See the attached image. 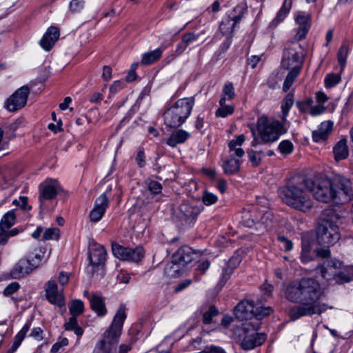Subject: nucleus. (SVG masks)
Listing matches in <instances>:
<instances>
[{
  "label": "nucleus",
  "mask_w": 353,
  "mask_h": 353,
  "mask_svg": "<svg viewBox=\"0 0 353 353\" xmlns=\"http://www.w3.org/2000/svg\"><path fill=\"white\" fill-rule=\"evenodd\" d=\"M323 294L320 283L313 278H302L288 283L283 289L285 298L291 303H299L290 309V319L295 321L305 316L319 315L332 308L320 301Z\"/></svg>",
  "instance_id": "nucleus-1"
},
{
  "label": "nucleus",
  "mask_w": 353,
  "mask_h": 353,
  "mask_svg": "<svg viewBox=\"0 0 353 353\" xmlns=\"http://www.w3.org/2000/svg\"><path fill=\"white\" fill-rule=\"evenodd\" d=\"M310 194L319 201L336 204L347 203L353 198V191L350 180L344 176H337L333 181L327 177L316 176L314 179H307Z\"/></svg>",
  "instance_id": "nucleus-2"
},
{
  "label": "nucleus",
  "mask_w": 353,
  "mask_h": 353,
  "mask_svg": "<svg viewBox=\"0 0 353 353\" xmlns=\"http://www.w3.org/2000/svg\"><path fill=\"white\" fill-rule=\"evenodd\" d=\"M307 179L295 176L279 188L278 194L282 201L292 209L307 212L313 206Z\"/></svg>",
  "instance_id": "nucleus-3"
},
{
  "label": "nucleus",
  "mask_w": 353,
  "mask_h": 353,
  "mask_svg": "<svg viewBox=\"0 0 353 353\" xmlns=\"http://www.w3.org/2000/svg\"><path fill=\"white\" fill-rule=\"evenodd\" d=\"M125 319V307L121 305L110 327L105 332L103 339L96 345L93 353H114Z\"/></svg>",
  "instance_id": "nucleus-4"
},
{
  "label": "nucleus",
  "mask_w": 353,
  "mask_h": 353,
  "mask_svg": "<svg viewBox=\"0 0 353 353\" xmlns=\"http://www.w3.org/2000/svg\"><path fill=\"white\" fill-rule=\"evenodd\" d=\"M194 97L177 100L163 113L164 123L170 128H178L185 122L194 105Z\"/></svg>",
  "instance_id": "nucleus-5"
},
{
  "label": "nucleus",
  "mask_w": 353,
  "mask_h": 353,
  "mask_svg": "<svg viewBox=\"0 0 353 353\" xmlns=\"http://www.w3.org/2000/svg\"><path fill=\"white\" fill-rule=\"evenodd\" d=\"M332 214L322 219L316 228V241L323 247L329 248L334 245L341 238L337 225L339 217L333 212Z\"/></svg>",
  "instance_id": "nucleus-6"
},
{
  "label": "nucleus",
  "mask_w": 353,
  "mask_h": 353,
  "mask_svg": "<svg viewBox=\"0 0 353 353\" xmlns=\"http://www.w3.org/2000/svg\"><path fill=\"white\" fill-rule=\"evenodd\" d=\"M285 122L278 120L270 121L265 116L258 118L256 125L261 141L263 143H273L279 137L287 132Z\"/></svg>",
  "instance_id": "nucleus-7"
},
{
  "label": "nucleus",
  "mask_w": 353,
  "mask_h": 353,
  "mask_svg": "<svg viewBox=\"0 0 353 353\" xmlns=\"http://www.w3.org/2000/svg\"><path fill=\"white\" fill-rule=\"evenodd\" d=\"M201 210V205L188 201L183 202L174 211L173 219L182 225H190L196 221Z\"/></svg>",
  "instance_id": "nucleus-8"
},
{
  "label": "nucleus",
  "mask_w": 353,
  "mask_h": 353,
  "mask_svg": "<svg viewBox=\"0 0 353 353\" xmlns=\"http://www.w3.org/2000/svg\"><path fill=\"white\" fill-rule=\"evenodd\" d=\"M249 211L244 212L243 215V223L245 226L252 228L254 225H263L265 229L269 230L272 226L273 214L270 210L256 212L255 209L250 214Z\"/></svg>",
  "instance_id": "nucleus-9"
},
{
  "label": "nucleus",
  "mask_w": 353,
  "mask_h": 353,
  "mask_svg": "<svg viewBox=\"0 0 353 353\" xmlns=\"http://www.w3.org/2000/svg\"><path fill=\"white\" fill-rule=\"evenodd\" d=\"M341 265L342 263L340 261L332 259L325 261L322 265L318 267V269L320 271L322 278L326 281H332L337 276L343 283L350 282L351 279L347 276L344 273L339 272Z\"/></svg>",
  "instance_id": "nucleus-10"
},
{
  "label": "nucleus",
  "mask_w": 353,
  "mask_h": 353,
  "mask_svg": "<svg viewBox=\"0 0 353 353\" xmlns=\"http://www.w3.org/2000/svg\"><path fill=\"white\" fill-rule=\"evenodd\" d=\"M106 251L103 246L98 243H92L90 245L89 252L90 264L87 270L90 274H93L97 270L101 269L106 259Z\"/></svg>",
  "instance_id": "nucleus-11"
},
{
  "label": "nucleus",
  "mask_w": 353,
  "mask_h": 353,
  "mask_svg": "<svg viewBox=\"0 0 353 353\" xmlns=\"http://www.w3.org/2000/svg\"><path fill=\"white\" fill-rule=\"evenodd\" d=\"M30 92V88L27 85L18 88L6 100L5 108L10 112H15L21 109L26 105Z\"/></svg>",
  "instance_id": "nucleus-12"
},
{
  "label": "nucleus",
  "mask_w": 353,
  "mask_h": 353,
  "mask_svg": "<svg viewBox=\"0 0 353 353\" xmlns=\"http://www.w3.org/2000/svg\"><path fill=\"white\" fill-rule=\"evenodd\" d=\"M39 189V201L41 207L44 201L52 200L56 197L58 192L61 190V187L57 180L48 179L40 184Z\"/></svg>",
  "instance_id": "nucleus-13"
},
{
  "label": "nucleus",
  "mask_w": 353,
  "mask_h": 353,
  "mask_svg": "<svg viewBox=\"0 0 353 353\" xmlns=\"http://www.w3.org/2000/svg\"><path fill=\"white\" fill-rule=\"evenodd\" d=\"M195 252L192 249L188 246H181L178 250L173 254L172 263L173 264L170 268L174 270V272H178V265L184 266L186 264L190 263L195 255Z\"/></svg>",
  "instance_id": "nucleus-14"
},
{
  "label": "nucleus",
  "mask_w": 353,
  "mask_h": 353,
  "mask_svg": "<svg viewBox=\"0 0 353 353\" xmlns=\"http://www.w3.org/2000/svg\"><path fill=\"white\" fill-rule=\"evenodd\" d=\"M296 43H290L283 51V56L281 62L282 67L289 70L294 65H301V56L296 51Z\"/></svg>",
  "instance_id": "nucleus-15"
},
{
  "label": "nucleus",
  "mask_w": 353,
  "mask_h": 353,
  "mask_svg": "<svg viewBox=\"0 0 353 353\" xmlns=\"http://www.w3.org/2000/svg\"><path fill=\"white\" fill-rule=\"evenodd\" d=\"M37 268L36 263H32L30 259H21L14 266L10 272L12 279H20L30 274Z\"/></svg>",
  "instance_id": "nucleus-16"
},
{
  "label": "nucleus",
  "mask_w": 353,
  "mask_h": 353,
  "mask_svg": "<svg viewBox=\"0 0 353 353\" xmlns=\"http://www.w3.org/2000/svg\"><path fill=\"white\" fill-rule=\"evenodd\" d=\"M109 205V200L105 193L101 194L94 202L93 209L90 213V219L92 222H98L103 217Z\"/></svg>",
  "instance_id": "nucleus-17"
},
{
  "label": "nucleus",
  "mask_w": 353,
  "mask_h": 353,
  "mask_svg": "<svg viewBox=\"0 0 353 353\" xmlns=\"http://www.w3.org/2000/svg\"><path fill=\"white\" fill-rule=\"evenodd\" d=\"M83 295L90 302L91 309L99 316H103L107 313L104 298L96 293H90L88 290L83 292Z\"/></svg>",
  "instance_id": "nucleus-18"
},
{
  "label": "nucleus",
  "mask_w": 353,
  "mask_h": 353,
  "mask_svg": "<svg viewBox=\"0 0 353 353\" xmlns=\"http://www.w3.org/2000/svg\"><path fill=\"white\" fill-rule=\"evenodd\" d=\"M46 296L47 299L54 305L59 307L64 303V299L61 293L58 292V287L54 281H48L45 285Z\"/></svg>",
  "instance_id": "nucleus-19"
},
{
  "label": "nucleus",
  "mask_w": 353,
  "mask_h": 353,
  "mask_svg": "<svg viewBox=\"0 0 353 353\" xmlns=\"http://www.w3.org/2000/svg\"><path fill=\"white\" fill-rule=\"evenodd\" d=\"M254 305L252 301H243L240 302L234 308V314L236 317L241 320H247L254 316Z\"/></svg>",
  "instance_id": "nucleus-20"
},
{
  "label": "nucleus",
  "mask_w": 353,
  "mask_h": 353,
  "mask_svg": "<svg viewBox=\"0 0 353 353\" xmlns=\"http://www.w3.org/2000/svg\"><path fill=\"white\" fill-rule=\"evenodd\" d=\"M333 122L325 121L318 126L317 129L312 132V140L316 143L325 141L333 130Z\"/></svg>",
  "instance_id": "nucleus-21"
},
{
  "label": "nucleus",
  "mask_w": 353,
  "mask_h": 353,
  "mask_svg": "<svg viewBox=\"0 0 353 353\" xmlns=\"http://www.w3.org/2000/svg\"><path fill=\"white\" fill-rule=\"evenodd\" d=\"M59 37V30L57 28L51 26L41 38L39 43L42 48L49 51Z\"/></svg>",
  "instance_id": "nucleus-22"
},
{
  "label": "nucleus",
  "mask_w": 353,
  "mask_h": 353,
  "mask_svg": "<svg viewBox=\"0 0 353 353\" xmlns=\"http://www.w3.org/2000/svg\"><path fill=\"white\" fill-rule=\"evenodd\" d=\"M265 339V334L255 332L253 334L245 336L242 340L241 345L244 350H252L263 344Z\"/></svg>",
  "instance_id": "nucleus-23"
},
{
  "label": "nucleus",
  "mask_w": 353,
  "mask_h": 353,
  "mask_svg": "<svg viewBox=\"0 0 353 353\" xmlns=\"http://www.w3.org/2000/svg\"><path fill=\"white\" fill-rule=\"evenodd\" d=\"M244 141L245 137L243 134H240L232 139L228 144L230 156L237 157L238 159L243 157L245 152L241 148V145Z\"/></svg>",
  "instance_id": "nucleus-24"
},
{
  "label": "nucleus",
  "mask_w": 353,
  "mask_h": 353,
  "mask_svg": "<svg viewBox=\"0 0 353 353\" xmlns=\"http://www.w3.org/2000/svg\"><path fill=\"white\" fill-rule=\"evenodd\" d=\"M293 0H284L280 10L276 13L275 18L271 21L270 26L275 28L279 23L282 22L290 12Z\"/></svg>",
  "instance_id": "nucleus-25"
},
{
  "label": "nucleus",
  "mask_w": 353,
  "mask_h": 353,
  "mask_svg": "<svg viewBox=\"0 0 353 353\" xmlns=\"http://www.w3.org/2000/svg\"><path fill=\"white\" fill-rule=\"evenodd\" d=\"M333 153L336 161L345 159L348 157L349 150L345 138L341 139L336 143L333 148Z\"/></svg>",
  "instance_id": "nucleus-26"
},
{
  "label": "nucleus",
  "mask_w": 353,
  "mask_h": 353,
  "mask_svg": "<svg viewBox=\"0 0 353 353\" xmlns=\"http://www.w3.org/2000/svg\"><path fill=\"white\" fill-rule=\"evenodd\" d=\"M190 137V134L183 130L174 131L168 139L166 143L171 147H175L177 144L184 143Z\"/></svg>",
  "instance_id": "nucleus-27"
},
{
  "label": "nucleus",
  "mask_w": 353,
  "mask_h": 353,
  "mask_svg": "<svg viewBox=\"0 0 353 353\" xmlns=\"http://www.w3.org/2000/svg\"><path fill=\"white\" fill-rule=\"evenodd\" d=\"M31 322H27L21 330L16 334L11 347L7 351L6 353H14L20 346L23 340L24 339L27 332L30 330Z\"/></svg>",
  "instance_id": "nucleus-28"
},
{
  "label": "nucleus",
  "mask_w": 353,
  "mask_h": 353,
  "mask_svg": "<svg viewBox=\"0 0 353 353\" xmlns=\"http://www.w3.org/2000/svg\"><path fill=\"white\" fill-rule=\"evenodd\" d=\"M312 242L306 237L302 239V249L300 259L303 263H307L313 260Z\"/></svg>",
  "instance_id": "nucleus-29"
},
{
  "label": "nucleus",
  "mask_w": 353,
  "mask_h": 353,
  "mask_svg": "<svg viewBox=\"0 0 353 353\" xmlns=\"http://www.w3.org/2000/svg\"><path fill=\"white\" fill-rule=\"evenodd\" d=\"M240 165L239 159L229 156L228 159L224 162L223 168L225 174L232 175L239 171Z\"/></svg>",
  "instance_id": "nucleus-30"
},
{
  "label": "nucleus",
  "mask_w": 353,
  "mask_h": 353,
  "mask_svg": "<svg viewBox=\"0 0 353 353\" xmlns=\"http://www.w3.org/2000/svg\"><path fill=\"white\" fill-rule=\"evenodd\" d=\"M232 17H233L232 15L226 14L222 19L219 30L223 34H231L238 24Z\"/></svg>",
  "instance_id": "nucleus-31"
},
{
  "label": "nucleus",
  "mask_w": 353,
  "mask_h": 353,
  "mask_svg": "<svg viewBox=\"0 0 353 353\" xmlns=\"http://www.w3.org/2000/svg\"><path fill=\"white\" fill-rule=\"evenodd\" d=\"M301 68V66L298 65H294V66L290 68L291 70L288 72L283 83V90L284 92H286L288 91V90L292 85L294 80L300 72Z\"/></svg>",
  "instance_id": "nucleus-32"
},
{
  "label": "nucleus",
  "mask_w": 353,
  "mask_h": 353,
  "mask_svg": "<svg viewBox=\"0 0 353 353\" xmlns=\"http://www.w3.org/2000/svg\"><path fill=\"white\" fill-rule=\"evenodd\" d=\"M163 50L157 48L152 51L144 53L141 59V64L150 65L159 60L161 57Z\"/></svg>",
  "instance_id": "nucleus-33"
},
{
  "label": "nucleus",
  "mask_w": 353,
  "mask_h": 353,
  "mask_svg": "<svg viewBox=\"0 0 353 353\" xmlns=\"http://www.w3.org/2000/svg\"><path fill=\"white\" fill-rule=\"evenodd\" d=\"M16 215L13 210L8 211L2 217L0 221V229L9 230L15 222Z\"/></svg>",
  "instance_id": "nucleus-34"
},
{
  "label": "nucleus",
  "mask_w": 353,
  "mask_h": 353,
  "mask_svg": "<svg viewBox=\"0 0 353 353\" xmlns=\"http://www.w3.org/2000/svg\"><path fill=\"white\" fill-rule=\"evenodd\" d=\"M219 105L220 107L216 111V116L218 117L225 118L228 115L232 114L234 111V106L225 104L224 98L220 99Z\"/></svg>",
  "instance_id": "nucleus-35"
},
{
  "label": "nucleus",
  "mask_w": 353,
  "mask_h": 353,
  "mask_svg": "<svg viewBox=\"0 0 353 353\" xmlns=\"http://www.w3.org/2000/svg\"><path fill=\"white\" fill-rule=\"evenodd\" d=\"M128 259H126V261L138 262L144 256V250L142 247L128 248Z\"/></svg>",
  "instance_id": "nucleus-36"
},
{
  "label": "nucleus",
  "mask_w": 353,
  "mask_h": 353,
  "mask_svg": "<svg viewBox=\"0 0 353 353\" xmlns=\"http://www.w3.org/2000/svg\"><path fill=\"white\" fill-rule=\"evenodd\" d=\"M294 103V96L292 94H288L284 99L282 105V121L285 122L288 112Z\"/></svg>",
  "instance_id": "nucleus-37"
},
{
  "label": "nucleus",
  "mask_w": 353,
  "mask_h": 353,
  "mask_svg": "<svg viewBox=\"0 0 353 353\" xmlns=\"http://www.w3.org/2000/svg\"><path fill=\"white\" fill-rule=\"evenodd\" d=\"M112 250L113 254L117 258L123 261H126V259H128V248L121 246L119 244L114 243L112 244Z\"/></svg>",
  "instance_id": "nucleus-38"
},
{
  "label": "nucleus",
  "mask_w": 353,
  "mask_h": 353,
  "mask_svg": "<svg viewBox=\"0 0 353 353\" xmlns=\"http://www.w3.org/2000/svg\"><path fill=\"white\" fill-rule=\"evenodd\" d=\"M65 328L66 330L74 331L78 336H81L83 332V329L78 325L77 316H72L65 323Z\"/></svg>",
  "instance_id": "nucleus-39"
},
{
  "label": "nucleus",
  "mask_w": 353,
  "mask_h": 353,
  "mask_svg": "<svg viewBox=\"0 0 353 353\" xmlns=\"http://www.w3.org/2000/svg\"><path fill=\"white\" fill-rule=\"evenodd\" d=\"M341 81V75L339 74L334 73L327 74L324 79V83L326 88H332L339 84Z\"/></svg>",
  "instance_id": "nucleus-40"
},
{
  "label": "nucleus",
  "mask_w": 353,
  "mask_h": 353,
  "mask_svg": "<svg viewBox=\"0 0 353 353\" xmlns=\"http://www.w3.org/2000/svg\"><path fill=\"white\" fill-rule=\"evenodd\" d=\"M69 310L72 316H77L83 313L84 304L80 299H75L72 301L69 306Z\"/></svg>",
  "instance_id": "nucleus-41"
},
{
  "label": "nucleus",
  "mask_w": 353,
  "mask_h": 353,
  "mask_svg": "<svg viewBox=\"0 0 353 353\" xmlns=\"http://www.w3.org/2000/svg\"><path fill=\"white\" fill-rule=\"evenodd\" d=\"M246 10V6L243 4L238 5L235 6L232 10L230 11L227 14L232 15L234 21H235L237 23H239L241 21L245 12Z\"/></svg>",
  "instance_id": "nucleus-42"
},
{
  "label": "nucleus",
  "mask_w": 353,
  "mask_h": 353,
  "mask_svg": "<svg viewBox=\"0 0 353 353\" xmlns=\"http://www.w3.org/2000/svg\"><path fill=\"white\" fill-rule=\"evenodd\" d=\"M295 20L299 25V27L310 28L311 17L310 14L299 12L295 16Z\"/></svg>",
  "instance_id": "nucleus-43"
},
{
  "label": "nucleus",
  "mask_w": 353,
  "mask_h": 353,
  "mask_svg": "<svg viewBox=\"0 0 353 353\" xmlns=\"http://www.w3.org/2000/svg\"><path fill=\"white\" fill-rule=\"evenodd\" d=\"M235 95L234 88L232 83H225L223 88L221 98H224V101H226V100H232L235 97Z\"/></svg>",
  "instance_id": "nucleus-44"
},
{
  "label": "nucleus",
  "mask_w": 353,
  "mask_h": 353,
  "mask_svg": "<svg viewBox=\"0 0 353 353\" xmlns=\"http://www.w3.org/2000/svg\"><path fill=\"white\" fill-rule=\"evenodd\" d=\"M219 314V310L214 305H211L208 310L206 311L203 316V323L204 324H210L212 321V319Z\"/></svg>",
  "instance_id": "nucleus-45"
},
{
  "label": "nucleus",
  "mask_w": 353,
  "mask_h": 353,
  "mask_svg": "<svg viewBox=\"0 0 353 353\" xmlns=\"http://www.w3.org/2000/svg\"><path fill=\"white\" fill-rule=\"evenodd\" d=\"M145 183L147 185L148 190L152 194H159L161 193L162 185L160 183L148 179L146 180Z\"/></svg>",
  "instance_id": "nucleus-46"
},
{
  "label": "nucleus",
  "mask_w": 353,
  "mask_h": 353,
  "mask_svg": "<svg viewBox=\"0 0 353 353\" xmlns=\"http://www.w3.org/2000/svg\"><path fill=\"white\" fill-rule=\"evenodd\" d=\"M45 251L42 248L35 250L34 252L28 254V258L30 259L32 263H36L37 267L44 257Z\"/></svg>",
  "instance_id": "nucleus-47"
},
{
  "label": "nucleus",
  "mask_w": 353,
  "mask_h": 353,
  "mask_svg": "<svg viewBox=\"0 0 353 353\" xmlns=\"http://www.w3.org/2000/svg\"><path fill=\"white\" fill-rule=\"evenodd\" d=\"M234 270L230 268V267H228L225 265V267H223L222 273L221 274V277L219 281V286L222 288L226 282L229 280L230 278L231 274L233 273Z\"/></svg>",
  "instance_id": "nucleus-48"
},
{
  "label": "nucleus",
  "mask_w": 353,
  "mask_h": 353,
  "mask_svg": "<svg viewBox=\"0 0 353 353\" xmlns=\"http://www.w3.org/2000/svg\"><path fill=\"white\" fill-rule=\"evenodd\" d=\"M84 5V0H72L69 3V10L72 14L79 12L83 9Z\"/></svg>",
  "instance_id": "nucleus-49"
},
{
  "label": "nucleus",
  "mask_w": 353,
  "mask_h": 353,
  "mask_svg": "<svg viewBox=\"0 0 353 353\" xmlns=\"http://www.w3.org/2000/svg\"><path fill=\"white\" fill-rule=\"evenodd\" d=\"M272 312V309L270 307H256L254 305V316L257 319H262L266 316L270 315Z\"/></svg>",
  "instance_id": "nucleus-50"
},
{
  "label": "nucleus",
  "mask_w": 353,
  "mask_h": 353,
  "mask_svg": "<svg viewBox=\"0 0 353 353\" xmlns=\"http://www.w3.org/2000/svg\"><path fill=\"white\" fill-rule=\"evenodd\" d=\"M348 49L345 46H341L337 54L338 61L339 62L341 69L345 67L346 59L347 57Z\"/></svg>",
  "instance_id": "nucleus-51"
},
{
  "label": "nucleus",
  "mask_w": 353,
  "mask_h": 353,
  "mask_svg": "<svg viewBox=\"0 0 353 353\" xmlns=\"http://www.w3.org/2000/svg\"><path fill=\"white\" fill-rule=\"evenodd\" d=\"M279 150L281 154H289L293 151V144L288 140L282 141L279 145Z\"/></svg>",
  "instance_id": "nucleus-52"
},
{
  "label": "nucleus",
  "mask_w": 353,
  "mask_h": 353,
  "mask_svg": "<svg viewBox=\"0 0 353 353\" xmlns=\"http://www.w3.org/2000/svg\"><path fill=\"white\" fill-rule=\"evenodd\" d=\"M59 230L57 228H48L45 230L43 234V239L44 241L57 239L59 238Z\"/></svg>",
  "instance_id": "nucleus-53"
},
{
  "label": "nucleus",
  "mask_w": 353,
  "mask_h": 353,
  "mask_svg": "<svg viewBox=\"0 0 353 353\" xmlns=\"http://www.w3.org/2000/svg\"><path fill=\"white\" fill-rule=\"evenodd\" d=\"M278 241L281 243V248L283 249L285 251L289 252L292 250L293 248V243L292 242V241H290L284 236H279Z\"/></svg>",
  "instance_id": "nucleus-54"
},
{
  "label": "nucleus",
  "mask_w": 353,
  "mask_h": 353,
  "mask_svg": "<svg viewBox=\"0 0 353 353\" xmlns=\"http://www.w3.org/2000/svg\"><path fill=\"white\" fill-rule=\"evenodd\" d=\"M202 201L205 205H210L217 201V196L211 192H205L202 197Z\"/></svg>",
  "instance_id": "nucleus-55"
},
{
  "label": "nucleus",
  "mask_w": 353,
  "mask_h": 353,
  "mask_svg": "<svg viewBox=\"0 0 353 353\" xmlns=\"http://www.w3.org/2000/svg\"><path fill=\"white\" fill-rule=\"evenodd\" d=\"M19 289V284L17 282H12L4 289L3 294L5 296H9L17 292Z\"/></svg>",
  "instance_id": "nucleus-56"
},
{
  "label": "nucleus",
  "mask_w": 353,
  "mask_h": 353,
  "mask_svg": "<svg viewBox=\"0 0 353 353\" xmlns=\"http://www.w3.org/2000/svg\"><path fill=\"white\" fill-rule=\"evenodd\" d=\"M241 258L239 255L232 256L225 264L227 266L230 267L232 270H234L240 264Z\"/></svg>",
  "instance_id": "nucleus-57"
},
{
  "label": "nucleus",
  "mask_w": 353,
  "mask_h": 353,
  "mask_svg": "<svg viewBox=\"0 0 353 353\" xmlns=\"http://www.w3.org/2000/svg\"><path fill=\"white\" fill-rule=\"evenodd\" d=\"M28 198L26 196H20L19 199H14L12 203L17 206H20L23 210L31 209L30 206L27 207Z\"/></svg>",
  "instance_id": "nucleus-58"
},
{
  "label": "nucleus",
  "mask_w": 353,
  "mask_h": 353,
  "mask_svg": "<svg viewBox=\"0 0 353 353\" xmlns=\"http://www.w3.org/2000/svg\"><path fill=\"white\" fill-rule=\"evenodd\" d=\"M210 262L208 260L199 261L197 262L196 270L201 272L202 274L209 269Z\"/></svg>",
  "instance_id": "nucleus-59"
},
{
  "label": "nucleus",
  "mask_w": 353,
  "mask_h": 353,
  "mask_svg": "<svg viewBox=\"0 0 353 353\" xmlns=\"http://www.w3.org/2000/svg\"><path fill=\"white\" fill-rule=\"evenodd\" d=\"M309 29L310 28H308L299 27V30L295 35V40L299 41H301L303 39H304L305 37V36L307 35V34L309 31Z\"/></svg>",
  "instance_id": "nucleus-60"
},
{
  "label": "nucleus",
  "mask_w": 353,
  "mask_h": 353,
  "mask_svg": "<svg viewBox=\"0 0 353 353\" xmlns=\"http://www.w3.org/2000/svg\"><path fill=\"white\" fill-rule=\"evenodd\" d=\"M325 108L323 105H316L314 106H312L310 108V114L312 116H316L321 114L325 111Z\"/></svg>",
  "instance_id": "nucleus-61"
},
{
  "label": "nucleus",
  "mask_w": 353,
  "mask_h": 353,
  "mask_svg": "<svg viewBox=\"0 0 353 353\" xmlns=\"http://www.w3.org/2000/svg\"><path fill=\"white\" fill-rule=\"evenodd\" d=\"M326 248H327L316 249L315 250L316 256H319V257H321V258H323V259H326V258L330 257V250L328 249L327 247H326Z\"/></svg>",
  "instance_id": "nucleus-62"
},
{
  "label": "nucleus",
  "mask_w": 353,
  "mask_h": 353,
  "mask_svg": "<svg viewBox=\"0 0 353 353\" xmlns=\"http://www.w3.org/2000/svg\"><path fill=\"white\" fill-rule=\"evenodd\" d=\"M197 39V37L192 32L185 34L183 36L182 41L184 42L187 46L192 41Z\"/></svg>",
  "instance_id": "nucleus-63"
},
{
  "label": "nucleus",
  "mask_w": 353,
  "mask_h": 353,
  "mask_svg": "<svg viewBox=\"0 0 353 353\" xmlns=\"http://www.w3.org/2000/svg\"><path fill=\"white\" fill-rule=\"evenodd\" d=\"M112 68L110 66H103L102 73V78L103 80L109 81L112 78Z\"/></svg>",
  "instance_id": "nucleus-64"
}]
</instances>
